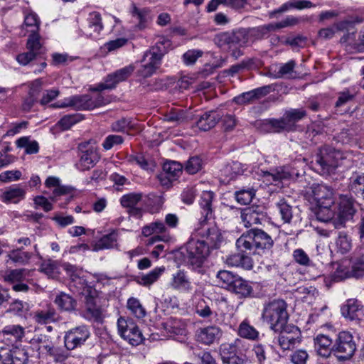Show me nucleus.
Returning a JSON list of instances; mask_svg holds the SVG:
<instances>
[{
  "label": "nucleus",
  "mask_w": 364,
  "mask_h": 364,
  "mask_svg": "<svg viewBox=\"0 0 364 364\" xmlns=\"http://www.w3.org/2000/svg\"><path fill=\"white\" fill-rule=\"evenodd\" d=\"M306 114V111L302 109H291L287 111L284 113V117L291 130L294 127L295 123L304 117Z\"/></svg>",
  "instance_id": "obj_53"
},
{
  "label": "nucleus",
  "mask_w": 364,
  "mask_h": 364,
  "mask_svg": "<svg viewBox=\"0 0 364 364\" xmlns=\"http://www.w3.org/2000/svg\"><path fill=\"white\" fill-rule=\"evenodd\" d=\"M248 33L245 29H238L232 32H221L215 36L213 41L221 49L231 51L232 55L237 58L242 55L238 49L248 41Z\"/></svg>",
  "instance_id": "obj_5"
},
{
  "label": "nucleus",
  "mask_w": 364,
  "mask_h": 364,
  "mask_svg": "<svg viewBox=\"0 0 364 364\" xmlns=\"http://www.w3.org/2000/svg\"><path fill=\"white\" fill-rule=\"evenodd\" d=\"M335 213L331 208H324L318 206L317 210L316 211V218L322 222H328L335 218Z\"/></svg>",
  "instance_id": "obj_62"
},
{
  "label": "nucleus",
  "mask_w": 364,
  "mask_h": 364,
  "mask_svg": "<svg viewBox=\"0 0 364 364\" xmlns=\"http://www.w3.org/2000/svg\"><path fill=\"white\" fill-rule=\"evenodd\" d=\"M118 232L112 230L111 232L104 235L93 245L92 250L98 252L106 249H112L117 245Z\"/></svg>",
  "instance_id": "obj_30"
},
{
  "label": "nucleus",
  "mask_w": 364,
  "mask_h": 364,
  "mask_svg": "<svg viewBox=\"0 0 364 364\" xmlns=\"http://www.w3.org/2000/svg\"><path fill=\"white\" fill-rule=\"evenodd\" d=\"M87 21L88 25L85 34L89 38H95L103 28L101 14L97 11L91 12Z\"/></svg>",
  "instance_id": "obj_28"
},
{
  "label": "nucleus",
  "mask_w": 364,
  "mask_h": 364,
  "mask_svg": "<svg viewBox=\"0 0 364 364\" xmlns=\"http://www.w3.org/2000/svg\"><path fill=\"white\" fill-rule=\"evenodd\" d=\"M73 102V108L77 110H90L96 107L108 104L110 101L105 98L102 94L95 96L90 95L72 96L70 101Z\"/></svg>",
  "instance_id": "obj_15"
},
{
  "label": "nucleus",
  "mask_w": 364,
  "mask_h": 364,
  "mask_svg": "<svg viewBox=\"0 0 364 364\" xmlns=\"http://www.w3.org/2000/svg\"><path fill=\"white\" fill-rule=\"evenodd\" d=\"M90 332L85 325L79 326L66 331L64 336V344L67 350H74L81 347L89 338Z\"/></svg>",
  "instance_id": "obj_14"
},
{
  "label": "nucleus",
  "mask_w": 364,
  "mask_h": 364,
  "mask_svg": "<svg viewBox=\"0 0 364 364\" xmlns=\"http://www.w3.org/2000/svg\"><path fill=\"white\" fill-rule=\"evenodd\" d=\"M188 118L187 112L181 109H171L164 115L165 121L173 123L176 125H178L186 122Z\"/></svg>",
  "instance_id": "obj_46"
},
{
  "label": "nucleus",
  "mask_w": 364,
  "mask_h": 364,
  "mask_svg": "<svg viewBox=\"0 0 364 364\" xmlns=\"http://www.w3.org/2000/svg\"><path fill=\"white\" fill-rule=\"evenodd\" d=\"M348 259L350 261L353 278L359 279L364 277V253L355 252Z\"/></svg>",
  "instance_id": "obj_36"
},
{
  "label": "nucleus",
  "mask_w": 364,
  "mask_h": 364,
  "mask_svg": "<svg viewBox=\"0 0 364 364\" xmlns=\"http://www.w3.org/2000/svg\"><path fill=\"white\" fill-rule=\"evenodd\" d=\"M41 271L52 279L58 278L60 274V268L55 261L48 260L41 265Z\"/></svg>",
  "instance_id": "obj_54"
},
{
  "label": "nucleus",
  "mask_w": 364,
  "mask_h": 364,
  "mask_svg": "<svg viewBox=\"0 0 364 364\" xmlns=\"http://www.w3.org/2000/svg\"><path fill=\"white\" fill-rule=\"evenodd\" d=\"M341 314L346 318L354 321L364 317V306L356 299H349L341 308Z\"/></svg>",
  "instance_id": "obj_21"
},
{
  "label": "nucleus",
  "mask_w": 364,
  "mask_h": 364,
  "mask_svg": "<svg viewBox=\"0 0 364 364\" xmlns=\"http://www.w3.org/2000/svg\"><path fill=\"white\" fill-rule=\"evenodd\" d=\"M213 198L214 193L212 191H206L202 193L199 202L201 217L193 233L195 240L210 253L219 249L224 240L219 228L215 224L208 223V220L213 217L212 201Z\"/></svg>",
  "instance_id": "obj_1"
},
{
  "label": "nucleus",
  "mask_w": 364,
  "mask_h": 364,
  "mask_svg": "<svg viewBox=\"0 0 364 364\" xmlns=\"http://www.w3.org/2000/svg\"><path fill=\"white\" fill-rule=\"evenodd\" d=\"M77 149L80 160L76 166L80 171L90 170L100 160V156L95 142L91 141L82 142L79 144Z\"/></svg>",
  "instance_id": "obj_8"
},
{
  "label": "nucleus",
  "mask_w": 364,
  "mask_h": 364,
  "mask_svg": "<svg viewBox=\"0 0 364 364\" xmlns=\"http://www.w3.org/2000/svg\"><path fill=\"white\" fill-rule=\"evenodd\" d=\"M177 254L183 264L188 269L202 273L203 264L211 253L202 247V245L194 238H191L179 249Z\"/></svg>",
  "instance_id": "obj_3"
},
{
  "label": "nucleus",
  "mask_w": 364,
  "mask_h": 364,
  "mask_svg": "<svg viewBox=\"0 0 364 364\" xmlns=\"http://www.w3.org/2000/svg\"><path fill=\"white\" fill-rule=\"evenodd\" d=\"M229 291L238 295L240 298L251 297L253 294L252 287L247 281L245 280L239 275L235 279L232 286Z\"/></svg>",
  "instance_id": "obj_31"
},
{
  "label": "nucleus",
  "mask_w": 364,
  "mask_h": 364,
  "mask_svg": "<svg viewBox=\"0 0 364 364\" xmlns=\"http://www.w3.org/2000/svg\"><path fill=\"white\" fill-rule=\"evenodd\" d=\"M70 287L73 292L82 295L85 297L95 290V288L87 284L85 279L77 276H74L72 278Z\"/></svg>",
  "instance_id": "obj_34"
},
{
  "label": "nucleus",
  "mask_w": 364,
  "mask_h": 364,
  "mask_svg": "<svg viewBox=\"0 0 364 364\" xmlns=\"http://www.w3.org/2000/svg\"><path fill=\"white\" fill-rule=\"evenodd\" d=\"M240 341L236 340L234 343H225L220 346V352L223 362L237 355V344Z\"/></svg>",
  "instance_id": "obj_58"
},
{
  "label": "nucleus",
  "mask_w": 364,
  "mask_h": 364,
  "mask_svg": "<svg viewBox=\"0 0 364 364\" xmlns=\"http://www.w3.org/2000/svg\"><path fill=\"white\" fill-rule=\"evenodd\" d=\"M135 70V66L130 64L120 68L110 74L105 78L104 82H100L92 88L93 91L100 92L105 90H112L116 87L117 85L127 80Z\"/></svg>",
  "instance_id": "obj_10"
},
{
  "label": "nucleus",
  "mask_w": 364,
  "mask_h": 364,
  "mask_svg": "<svg viewBox=\"0 0 364 364\" xmlns=\"http://www.w3.org/2000/svg\"><path fill=\"white\" fill-rule=\"evenodd\" d=\"M45 349L50 357H51L55 363H63L70 355V350L63 349L61 347L45 346Z\"/></svg>",
  "instance_id": "obj_45"
},
{
  "label": "nucleus",
  "mask_w": 364,
  "mask_h": 364,
  "mask_svg": "<svg viewBox=\"0 0 364 364\" xmlns=\"http://www.w3.org/2000/svg\"><path fill=\"white\" fill-rule=\"evenodd\" d=\"M141 199V193H129L121 197L120 203L123 207L130 208L136 206Z\"/></svg>",
  "instance_id": "obj_56"
},
{
  "label": "nucleus",
  "mask_w": 364,
  "mask_h": 364,
  "mask_svg": "<svg viewBox=\"0 0 364 364\" xmlns=\"http://www.w3.org/2000/svg\"><path fill=\"white\" fill-rule=\"evenodd\" d=\"M33 256V253L23 250V246L10 251L8 255L7 262L11 261L13 263L25 265L28 264Z\"/></svg>",
  "instance_id": "obj_35"
},
{
  "label": "nucleus",
  "mask_w": 364,
  "mask_h": 364,
  "mask_svg": "<svg viewBox=\"0 0 364 364\" xmlns=\"http://www.w3.org/2000/svg\"><path fill=\"white\" fill-rule=\"evenodd\" d=\"M26 190L19 186L14 185L7 188L2 194L1 199L4 203H17L20 200L25 198Z\"/></svg>",
  "instance_id": "obj_32"
},
{
  "label": "nucleus",
  "mask_w": 364,
  "mask_h": 364,
  "mask_svg": "<svg viewBox=\"0 0 364 364\" xmlns=\"http://www.w3.org/2000/svg\"><path fill=\"white\" fill-rule=\"evenodd\" d=\"M196 312L199 316L204 318H209L213 314L210 306L204 299L198 301L196 306Z\"/></svg>",
  "instance_id": "obj_61"
},
{
  "label": "nucleus",
  "mask_w": 364,
  "mask_h": 364,
  "mask_svg": "<svg viewBox=\"0 0 364 364\" xmlns=\"http://www.w3.org/2000/svg\"><path fill=\"white\" fill-rule=\"evenodd\" d=\"M238 334L244 338L250 341H257L259 338V331L247 320H244L240 323L238 327Z\"/></svg>",
  "instance_id": "obj_43"
},
{
  "label": "nucleus",
  "mask_w": 364,
  "mask_h": 364,
  "mask_svg": "<svg viewBox=\"0 0 364 364\" xmlns=\"http://www.w3.org/2000/svg\"><path fill=\"white\" fill-rule=\"evenodd\" d=\"M41 40V37L38 32L29 34L26 42L27 50H32L40 55L43 49V43Z\"/></svg>",
  "instance_id": "obj_52"
},
{
  "label": "nucleus",
  "mask_w": 364,
  "mask_h": 364,
  "mask_svg": "<svg viewBox=\"0 0 364 364\" xmlns=\"http://www.w3.org/2000/svg\"><path fill=\"white\" fill-rule=\"evenodd\" d=\"M3 333L14 337L15 341H21L25 331L24 328L20 325H9L4 327Z\"/></svg>",
  "instance_id": "obj_59"
},
{
  "label": "nucleus",
  "mask_w": 364,
  "mask_h": 364,
  "mask_svg": "<svg viewBox=\"0 0 364 364\" xmlns=\"http://www.w3.org/2000/svg\"><path fill=\"white\" fill-rule=\"evenodd\" d=\"M129 11L135 22L137 30L141 31L146 28L152 21L153 16L149 8L138 7L135 3L132 2Z\"/></svg>",
  "instance_id": "obj_17"
},
{
  "label": "nucleus",
  "mask_w": 364,
  "mask_h": 364,
  "mask_svg": "<svg viewBox=\"0 0 364 364\" xmlns=\"http://www.w3.org/2000/svg\"><path fill=\"white\" fill-rule=\"evenodd\" d=\"M312 194L317 206L331 208L334 205L333 191L326 185L314 184L312 186Z\"/></svg>",
  "instance_id": "obj_18"
},
{
  "label": "nucleus",
  "mask_w": 364,
  "mask_h": 364,
  "mask_svg": "<svg viewBox=\"0 0 364 364\" xmlns=\"http://www.w3.org/2000/svg\"><path fill=\"white\" fill-rule=\"evenodd\" d=\"M165 267H159L153 269L149 273L146 274H143L141 277H139L136 282L137 284L144 286V287H149L156 282L161 274L164 272Z\"/></svg>",
  "instance_id": "obj_40"
},
{
  "label": "nucleus",
  "mask_w": 364,
  "mask_h": 364,
  "mask_svg": "<svg viewBox=\"0 0 364 364\" xmlns=\"http://www.w3.org/2000/svg\"><path fill=\"white\" fill-rule=\"evenodd\" d=\"M287 304L283 299H274L264 305L262 318L269 325L274 331L287 326L289 319Z\"/></svg>",
  "instance_id": "obj_4"
},
{
  "label": "nucleus",
  "mask_w": 364,
  "mask_h": 364,
  "mask_svg": "<svg viewBox=\"0 0 364 364\" xmlns=\"http://www.w3.org/2000/svg\"><path fill=\"white\" fill-rule=\"evenodd\" d=\"M127 306L136 318H142L146 316V311L138 299L134 297L129 298L127 301Z\"/></svg>",
  "instance_id": "obj_50"
},
{
  "label": "nucleus",
  "mask_w": 364,
  "mask_h": 364,
  "mask_svg": "<svg viewBox=\"0 0 364 364\" xmlns=\"http://www.w3.org/2000/svg\"><path fill=\"white\" fill-rule=\"evenodd\" d=\"M356 346L353 335L350 331H342L333 343V355L340 361L349 360L354 355Z\"/></svg>",
  "instance_id": "obj_7"
},
{
  "label": "nucleus",
  "mask_w": 364,
  "mask_h": 364,
  "mask_svg": "<svg viewBox=\"0 0 364 364\" xmlns=\"http://www.w3.org/2000/svg\"><path fill=\"white\" fill-rule=\"evenodd\" d=\"M33 318L38 324H48L57 321L58 314L55 308L49 304L43 309L36 310L33 313Z\"/></svg>",
  "instance_id": "obj_26"
},
{
  "label": "nucleus",
  "mask_w": 364,
  "mask_h": 364,
  "mask_svg": "<svg viewBox=\"0 0 364 364\" xmlns=\"http://www.w3.org/2000/svg\"><path fill=\"white\" fill-rule=\"evenodd\" d=\"M168 228L164 223L156 220L142 228L141 233L144 237H149L153 234L168 235Z\"/></svg>",
  "instance_id": "obj_42"
},
{
  "label": "nucleus",
  "mask_w": 364,
  "mask_h": 364,
  "mask_svg": "<svg viewBox=\"0 0 364 364\" xmlns=\"http://www.w3.org/2000/svg\"><path fill=\"white\" fill-rule=\"evenodd\" d=\"M261 176L264 178V181L270 183L290 178L294 174V172H290L285 167H280L271 171H261Z\"/></svg>",
  "instance_id": "obj_29"
},
{
  "label": "nucleus",
  "mask_w": 364,
  "mask_h": 364,
  "mask_svg": "<svg viewBox=\"0 0 364 364\" xmlns=\"http://www.w3.org/2000/svg\"><path fill=\"white\" fill-rule=\"evenodd\" d=\"M241 219L246 228L262 224L266 219L264 208L262 205H252L244 208L241 212Z\"/></svg>",
  "instance_id": "obj_19"
},
{
  "label": "nucleus",
  "mask_w": 364,
  "mask_h": 364,
  "mask_svg": "<svg viewBox=\"0 0 364 364\" xmlns=\"http://www.w3.org/2000/svg\"><path fill=\"white\" fill-rule=\"evenodd\" d=\"M30 276V270L27 269H16L8 271L4 278L6 282L18 283L26 281Z\"/></svg>",
  "instance_id": "obj_44"
},
{
  "label": "nucleus",
  "mask_w": 364,
  "mask_h": 364,
  "mask_svg": "<svg viewBox=\"0 0 364 364\" xmlns=\"http://www.w3.org/2000/svg\"><path fill=\"white\" fill-rule=\"evenodd\" d=\"M106 302L107 300L102 294L96 289L85 296V310L90 318L95 321L101 319L107 306Z\"/></svg>",
  "instance_id": "obj_12"
},
{
  "label": "nucleus",
  "mask_w": 364,
  "mask_h": 364,
  "mask_svg": "<svg viewBox=\"0 0 364 364\" xmlns=\"http://www.w3.org/2000/svg\"><path fill=\"white\" fill-rule=\"evenodd\" d=\"M348 188L358 196L364 191V174L353 173L350 178Z\"/></svg>",
  "instance_id": "obj_51"
},
{
  "label": "nucleus",
  "mask_w": 364,
  "mask_h": 364,
  "mask_svg": "<svg viewBox=\"0 0 364 364\" xmlns=\"http://www.w3.org/2000/svg\"><path fill=\"white\" fill-rule=\"evenodd\" d=\"M314 6V5L308 0H290L282 4L278 9L272 11L269 14L271 18L274 17L277 14L285 12L291 9H296L299 10L309 9Z\"/></svg>",
  "instance_id": "obj_33"
},
{
  "label": "nucleus",
  "mask_w": 364,
  "mask_h": 364,
  "mask_svg": "<svg viewBox=\"0 0 364 364\" xmlns=\"http://www.w3.org/2000/svg\"><path fill=\"white\" fill-rule=\"evenodd\" d=\"M82 117L79 114H68L63 117L58 122V125L63 130H68L72 126L81 121Z\"/></svg>",
  "instance_id": "obj_57"
},
{
  "label": "nucleus",
  "mask_w": 364,
  "mask_h": 364,
  "mask_svg": "<svg viewBox=\"0 0 364 364\" xmlns=\"http://www.w3.org/2000/svg\"><path fill=\"white\" fill-rule=\"evenodd\" d=\"M221 119V114L215 110L204 112L196 117V125L202 131L206 132L213 128Z\"/></svg>",
  "instance_id": "obj_22"
},
{
  "label": "nucleus",
  "mask_w": 364,
  "mask_h": 364,
  "mask_svg": "<svg viewBox=\"0 0 364 364\" xmlns=\"http://www.w3.org/2000/svg\"><path fill=\"white\" fill-rule=\"evenodd\" d=\"M41 21L36 14L31 12L25 15L24 21L21 26L22 30H25L23 33H35L39 32Z\"/></svg>",
  "instance_id": "obj_39"
},
{
  "label": "nucleus",
  "mask_w": 364,
  "mask_h": 364,
  "mask_svg": "<svg viewBox=\"0 0 364 364\" xmlns=\"http://www.w3.org/2000/svg\"><path fill=\"white\" fill-rule=\"evenodd\" d=\"M331 277L334 282H340L353 277L350 272V261L348 259H345L338 262Z\"/></svg>",
  "instance_id": "obj_37"
},
{
  "label": "nucleus",
  "mask_w": 364,
  "mask_h": 364,
  "mask_svg": "<svg viewBox=\"0 0 364 364\" xmlns=\"http://www.w3.org/2000/svg\"><path fill=\"white\" fill-rule=\"evenodd\" d=\"M274 241L272 237L262 229L252 228L244 232L237 240L239 251L249 255H262L272 249Z\"/></svg>",
  "instance_id": "obj_2"
},
{
  "label": "nucleus",
  "mask_w": 364,
  "mask_h": 364,
  "mask_svg": "<svg viewBox=\"0 0 364 364\" xmlns=\"http://www.w3.org/2000/svg\"><path fill=\"white\" fill-rule=\"evenodd\" d=\"M203 54V52L200 50H188L183 55V63L186 65H193Z\"/></svg>",
  "instance_id": "obj_63"
},
{
  "label": "nucleus",
  "mask_w": 364,
  "mask_h": 364,
  "mask_svg": "<svg viewBox=\"0 0 364 364\" xmlns=\"http://www.w3.org/2000/svg\"><path fill=\"white\" fill-rule=\"evenodd\" d=\"M183 166L177 161H171L166 162L163 166V172L176 180L182 173Z\"/></svg>",
  "instance_id": "obj_55"
},
{
  "label": "nucleus",
  "mask_w": 364,
  "mask_h": 364,
  "mask_svg": "<svg viewBox=\"0 0 364 364\" xmlns=\"http://www.w3.org/2000/svg\"><path fill=\"white\" fill-rule=\"evenodd\" d=\"M336 251L341 255L348 253L352 248V240L345 232H339L335 241Z\"/></svg>",
  "instance_id": "obj_41"
},
{
  "label": "nucleus",
  "mask_w": 364,
  "mask_h": 364,
  "mask_svg": "<svg viewBox=\"0 0 364 364\" xmlns=\"http://www.w3.org/2000/svg\"><path fill=\"white\" fill-rule=\"evenodd\" d=\"M237 276V274H235L230 271L220 270L217 273L216 278L218 279V284L223 288L230 290Z\"/></svg>",
  "instance_id": "obj_48"
},
{
  "label": "nucleus",
  "mask_w": 364,
  "mask_h": 364,
  "mask_svg": "<svg viewBox=\"0 0 364 364\" xmlns=\"http://www.w3.org/2000/svg\"><path fill=\"white\" fill-rule=\"evenodd\" d=\"M222 335L220 328L215 326H210L198 330L196 333L197 341L205 345H210L218 340Z\"/></svg>",
  "instance_id": "obj_24"
},
{
  "label": "nucleus",
  "mask_w": 364,
  "mask_h": 364,
  "mask_svg": "<svg viewBox=\"0 0 364 364\" xmlns=\"http://www.w3.org/2000/svg\"><path fill=\"white\" fill-rule=\"evenodd\" d=\"M354 204V200L351 197L346 195L340 196L338 212L337 216L333 219V225L336 228L344 227L346 223L353 218L356 211Z\"/></svg>",
  "instance_id": "obj_13"
},
{
  "label": "nucleus",
  "mask_w": 364,
  "mask_h": 364,
  "mask_svg": "<svg viewBox=\"0 0 364 364\" xmlns=\"http://www.w3.org/2000/svg\"><path fill=\"white\" fill-rule=\"evenodd\" d=\"M28 355L23 348L13 347L0 351V364H27Z\"/></svg>",
  "instance_id": "obj_16"
},
{
  "label": "nucleus",
  "mask_w": 364,
  "mask_h": 364,
  "mask_svg": "<svg viewBox=\"0 0 364 364\" xmlns=\"http://www.w3.org/2000/svg\"><path fill=\"white\" fill-rule=\"evenodd\" d=\"M277 206L279 209L282 220L285 223H290L292 218L291 206L289 205L284 199H281L277 203Z\"/></svg>",
  "instance_id": "obj_60"
},
{
  "label": "nucleus",
  "mask_w": 364,
  "mask_h": 364,
  "mask_svg": "<svg viewBox=\"0 0 364 364\" xmlns=\"http://www.w3.org/2000/svg\"><path fill=\"white\" fill-rule=\"evenodd\" d=\"M340 42L344 45L347 50L361 52L364 50V31L360 32L358 39L355 38V32H348L343 35Z\"/></svg>",
  "instance_id": "obj_23"
},
{
  "label": "nucleus",
  "mask_w": 364,
  "mask_h": 364,
  "mask_svg": "<svg viewBox=\"0 0 364 364\" xmlns=\"http://www.w3.org/2000/svg\"><path fill=\"white\" fill-rule=\"evenodd\" d=\"M246 168L238 161H232L225 166L223 171L224 175L230 179L235 178L237 176L242 175Z\"/></svg>",
  "instance_id": "obj_49"
},
{
  "label": "nucleus",
  "mask_w": 364,
  "mask_h": 364,
  "mask_svg": "<svg viewBox=\"0 0 364 364\" xmlns=\"http://www.w3.org/2000/svg\"><path fill=\"white\" fill-rule=\"evenodd\" d=\"M54 303L61 311H72L75 309L77 301L69 294L60 292L55 298Z\"/></svg>",
  "instance_id": "obj_38"
},
{
  "label": "nucleus",
  "mask_w": 364,
  "mask_h": 364,
  "mask_svg": "<svg viewBox=\"0 0 364 364\" xmlns=\"http://www.w3.org/2000/svg\"><path fill=\"white\" fill-rule=\"evenodd\" d=\"M168 286L173 290L183 293L193 290V283L188 273L184 269H178L172 274Z\"/></svg>",
  "instance_id": "obj_20"
},
{
  "label": "nucleus",
  "mask_w": 364,
  "mask_h": 364,
  "mask_svg": "<svg viewBox=\"0 0 364 364\" xmlns=\"http://www.w3.org/2000/svg\"><path fill=\"white\" fill-rule=\"evenodd\" d=\"M277 343L283 350H291L301 343V334L299 328L294 325H287L278 330Z\"/></svg>",
  "instance_id": "obj_11"
},
{
  "label": "nucleus",
  "mask_w": 364,
  "mask_h": 364,
  "mask_svg": "<svg viewBox=\"0 0 364 364\" xmlns=\"http://www.w3.org/2000/svg\"><path fill=\"white\" fill-rule=\"evenodd\" d=\"M342 158L339 151L325 146L316 154L313 163L316 171L321 175H329L340 165Z\"/></svg>",
  "instance_id": "obj_6"
},
{
  "label": "nucleus",
  "mask_w": 364,
  "mask_h": 364,
  "mask_svg": "<svg viewBox=\"0 0 364 364\" xmlns=\"http://www.w3.org/2000/svg\"><path fill=\"white\" fill-rule=\"evenodd\" d=\"M309 354L306 350L299 349L291 355V362L293 364H306Z\"/></svg>",
  "instance_id": "obj_64"
},
{
  "label": "nucleus",
  "mask_w": 364,
  "mask_h": 364,
  "mask_svg": "<svg viewBox=\"0 0 364 364\" xmlns=\"http://www.w3.org/2000/svg\"><path fill=\"white\" fill-rule=\"evenodd\" d=\"M256 190L251 188H241L235 192V198L236 201L241 205H247L250 203L255 198Z\"/></svg>",
  "instance_id": "obj_47"
},
{
  "label": "nucleus",
  "mask_w": 364,
  "mask_h": 364,
  "mask_svg": "<svg viewBox=\"0 0 364 364\" xmlns=\"http://www.w3.org/2000/svg\"><path fill=\"white\" fill-rule=\"evenodd\" d=\"M250 255L245 252L240 251L239 252L228 255L225 259V262L227 264L232 267H242L248 270L252 269L253 267V262Z\"/></svg>",
  "instance_id": "obj_25"
},
{
  "label": "nucleus",
  "mask_w": 364,
  "mask_h": 364,
  "mask_svg": "<svg viewBox=\"0 0 364 364\" xmlns=\"http://www.w3.org/2000/svg\"><path fill=\"white\" fill-rule=\"evenodd\" d=\"M117 327L120 336L133 346H139L144 339L141 331L132 319L119 318Z\"/></svg>",
  "instance_id": "obj_9"
},
{
  "label": "nucleus",
  "mask_w": 364,
  "mask_h": 364,
  "mask_svg": "<svg viewBox=\"0 0 364 364\" xmlns=\"http://www.w3.org/2000/svg\"><path fill=\"white\" fill-rule=\"evenodd\" d=\"M315 349L320 356L328 358L333 354V343L328 336L320 334L314 339Z\"/></svg>",
  "instance_id": "obj_27"
}]
</instances>
